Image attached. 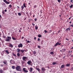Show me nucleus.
Listing matches in <instances>:
<instances>
[{"label":"nucleus","instance_id":"obj_1","mask_svg":"<svg viewBox=\"0 0 73 73\" xmlns=\"http://www.w3.org/2000/svg\"><path fill=\"white\" fill-rule=\"evenodd\" d=\"M16 69L17 71H21V66H17L16 67Z\"/></svg>","mask_w":73,"mask_h":73},{"label":"nucleus","instance_id":"obj_2","mask_svg":"<svg viewBox=\"0 0 73 73\" xmlns=\"http://www.w3.org/2000/svg\"><path fill=\"white\" fill-rule=\"evenodd\" d=\"M7 38L6 39V41H7L9 42L11 41V36H7Z\"/></svg>","mask_w":73,"mask_h":73},{"label":"nucleus","instance_id":"obj_3","mask_svg":"<svg viewBox=\"0 0 73 73\" xmlns=\"http://www.w3.org/2000/svg\"><path fill=\"white\" fill-rule=\"evenodd\" d=\"M26 70L27 69L25 68H23V70L24 72V73H28V71Z\"/></svg>","mask_w":73,"mask_h":73},{"label":"nucleus","instance_id":"obj_4","mask_svg":"<svg viewBox=\"0 0 73 73\" xmlns=\"http://www.w3.org/2000/svg\"><path fill=\"white\" fill-rule=\"evenodd\" d=\"M27 57L26 56H23L22 58L23 60L24 61H26V59H27Z\"/></svg>","mask_w":73,"mask_h":73},{"label":"nucleus","instance_id":"obj_5","mask_svg":"<svg viewBox=\"0 0 73 73\" xmlns=\"http://www.w3.org/2000/svg\"><path fill=\"white\" fill-rule=\"evenodd\" d=\"M18 48H23V44L22 43L19 44L18 45Z\"/></svg>","mask_w":73,"mask_h":73},{"label":"nucleus","instance_id":"obj_6","mask_svg":"<svg viewBox=\"0 0 73 73\" xmlns=\"http://www.w3.org/2000/svg\"><path fill=\"white\" fill-rule=\"evenodd\" d=\"M3 1L5 2L6 4H10V2H8L6 0H3Z\"/></svg>","mask_w":73,"mask_h":73},{"label":"nucleus","instance_id":"obj_7","mask_svg":"<svg viewBox=\"0 0 73 73\" xmlns=\"http://www.w3.org/2000/svg\"><path fill=\"white\" fill-rule=\"evenodd\" d=\"M4 51L5 53H6L7 54H8L9 53V52L8 50H4Z\"/></svg>","mask_w":73,"mask_h":73},{"label":"nucleus","instance_id":"obj_8","mask_svg":"<svg viewBox=\"0 0 73 73\" xmlns=\"http://www.w3.org/2000/svg\"><path fill=\"white\" fill-rule=\"evenodd\" d=\"M3 62L4 64H5L7 65H8V63H7V60H5Z\"/></svg>","mask_w":73,"mask_h":73},{"label":"nucleus","instance_id":"obj_9","mask_svg":"<svg viewBox=\"0 0 73 73\" xmlns=\"http://www.w3.org/2000/svg\"><path fill=\"white\" fill-rule=\"evenodd\" d=\"M10 62L11 64H13V63H14L15 62H14V60H11L10 61Z\"/></svg>","mask_w":73,"mask_h":73},{"label":"nucleus","instance_id":"obj_10","mask_svg":"<svg viewBox=\"0 0 73 73\" xmlns=\"http://www.w3.org/2000/svg\"><path fill=\"white\" fill-rule=\"evenodd\" d=\"M27 64H28V65H31V64H32V62H31V61L30 60L29 61L27 62Z\"/></svg>","mask_w":73,"mask_h":73},{"label":"nucleus","instance_id":"obj_11","mask_svg":"<svg viewBox=\"0 0 73 73\" xmlns=\"http://www.w3.org/2000/svg\"><path fill=\"white\" fill-rule=\"evenodd\" d=\"M9 47H11V48H13V46L11 44H9Z\"/></svg>","mask_w":73,"mask_h":73},{"label":"nucleus","instance_id":"obj_12","mask_svg":"<svg viewBox=\"0 0 73 73\" xmlns=\"http://www.w3.org/2000/svg\"><path fill=\"white\" fill-rule=\"evenodd\" d=\"M70 27H69L68 28H67L65 30L66 32H67V31H70Z\"/></svg>","mask_w":73,"mask_h":73},{"label":"nucleus","instance_id":"obj_13","mask_svg":"<svg viewBox=\"0 0 73 73\" xmlns=\"http://www.w3.org/2000/svg\"><path fill=\"white\" fill-rule=\"evenodd\" d=\"M17 51L18 52V53H19L20 52V50L19 48L17 49Z\"/></svg>","mask_w":73,"mask_h":73},{"label":"nucleus","instance_id":"obj_14","mask_svg":"<svg viewBox=\"0 0 73 73\" xmlns=\"http://www.w3.org/2000/svg\"><path fill=\"white\" fill-rule=\"evenodd\" d=\"M58 45V42H57L54 45L55 46H57Z\"/></svg>","mask_w":73,"mask_h":73},{"label":"nucleus","instance_id":"obj_15","mask_svg":"<svg viewBox=\"0 0 73 73\" xmlns=\"http://www.w3.org/2000/svg\"><path fill=\"white\" fill-rule=\"evenodd\" d=\"M33 54H36V51H33Z\"/></svg>","mask_w":73,"mask_h":73},{"label":"nucleus","instance_id":"obj_16","mask_svg":"<svg viewBox=\"0 0 73 73\" xmlns=\"http://www.w3.org/2000/svg\"><path fill=\"white\" fill-rule=\"evenodd\" d=\"M64 66L65 65L64 64L62 65L61 67V68L63 69V68H64Z\"/></svg>","mask_w":73,"mask_h":73},{"label":"nucleus","instance_id":"obj_17","mask_svg":"<svg viewBox=\"0 0 73 73\" xmlns=\"http://www.w3.org/2000/svg\"><path fill=\"white\" fill-rule=\"evenodd\" d=\"M42 71H45V70H45V69L44 68H42Z\"/></svg>","mask_w":73,"mask_h":73},{"label":"nucleus","instance_id":"obj_18","mask_svg":"<svg viewBox=\"0 0 73 73\" xmlns=\"http://www.w3.org/2000/svg\"><path fill=\"white\" fill-rule=\"evenodd\" d=\"M23 7H25V8H26L27 7V6L25 5V3H23Z\"/></svg>","mask_w":73,"mask_h":73},{"label":"nucleus","instance_id":"obj_19","mask_svg":"<svg viewBox=\"0 0 73 73\" xmlns=\"http://www.w3.org/2000/svg\"><path fill=\"white\" fill-rule=\"evenodd\" d=\"M66 66H70V64H67L66 65Z\"/></svg>","mask_w":73,"mask_h":73},{"label":"nucleus","instance_id":"obj_20","mask_svg":"<svg viewBox=\"0 0 73 73\" xmlns=\"http://www.w3.org/2000/svg\"><path fill=\"white\" fill-rule=\"evenodd\" d=\"M0 73H3V70H2V69H1L0 70Z\"/></svg>","mask_w":73,"mask_h":73},{"label":"nucleus","instance_id":"obj_21","mask_svg":"<svg viewBox=\"0 0 73 73\" xmlns=\"http://www.w3.org/2000/svg\"><path fill=\"white\" fill-rule=\"evenodd\" d=\"M33 69L32 68H30V72H32Z\"/></svg>","mask_w":73,"mask_h":73},{"label":"nucleus","instance_id":"obj_22","mask_svg":"<svg viewBox=\"0 0 73 73\" xmlns=\"http://www.w3.org/2000/svg\"><path fill=\"white\" fill-rule=\"evenodd\" d=\"M12 69H15V66H12Z\"/></svg>","mask_w":73,"mask_h":73},{"label":"nucleus","instance_id":"obj_23","mask_svg":"<svg viewBox=\"0 0 73 73\" xmlns=\"http://www.w3.org/2000/svg\"><path fill=\"white\" fill-rule=\"evenodd\" d=\"M56 64H57V63L56 62H53V63H52V65H56Z\"/></svg>","mask_w":73,"mask_h":73},{"label":"nucleus","instance_id":"obj_24","mask_svg":"<svg viewBox=\"0 0 73 73\" xmlns=\"http://www.w3.org/2000/svg\"><path fill=\"white\" fill-rule=\"evenodd\" d=\"M41 35L40 34H39L38 35V37H41Z\"/></svg>","mask_w":73,"mask_h":73},{"label":"nucleus","instance_id":"obj_25","mask_svg":"<svg viewBox=\"0 0 73 73\" xmlns=\"http://www.w3.org/2000/svg\"><path fill=\"white\" fill-rule=\"evenodd\" d=\"M65 48H64L62 49V52H65Z\"/></svg>","mask_w":73,"mask_h":73},{"label":"nucleus","instance_id":"obj_26","mask_svg":"<svg viewBox=\"0 0 73 73\" xmlns=\"http://www.w3.org/2000/svg\"><path fill=\"white\" fill-rule=\"evenodd\" d=\"M36 70H37L38 71V72H39L40 71V69H39V68H36Z\"/></svg>","mask_w":73,"mask_h":73},{"label":"nucleus","instance_id":"obj_27","mask_svg":"<svg viewBox=\"0 0 73 73\" xmlns=\"http://www.w3.org/2000/svg\"><path fill=\"white\" fill-rule=\"evenodd\" d=\"M13 55L14 56H15V57H16V54H14L13 53H12Z\"/></svg>","mask_w":73,"mask_h":73},{"label":"nucleus","instance_id":"obj_28","mask_svg":"<svg viewBox=\"0 0 73 73\" xmlns=\"http://www.w3.org/2000/svg\"><path fill=\"white\" fill-rule=\"evenodd\" d=\"M12 38L13 39V40H16V39L15 38L13 37H12Z\"/></svg>","mask_w":73,"mask_h":73},{"label":"nucleus","instance_id":"obj_29","mask_svg":"<svg viewBox=\"0 0 73 73\" xmlns=\"http://www.w3.org/2000/svg\"><path fill=\"white\" fill-rule=\"evenodd\" d=\"M21 53H24V51L23 50H21Z\"/></svg>","mask_w":73,"mask_h":73},{"label":"nucleus","instance_id":"obj_30","mask_svg":"<svg viewBox=\"0 0 73 73\" xmlns=\"http://www.w3.org/2000/svg\"><path fill=\"white\" fill-rule=\"evenodd\" d=\"M2 13H3V15H4V14H5V13L4 12V11H2Z\"/></svg>","mask_w":73,"mask_h":73},{"label":"nucleus","instance_id":"obj_31","mask_svg":"<svg viewBox=\"0 0 73 73\" xmlns=\"http://www.w3.org/2000/svg\"><path fill=\"white\" fill-rule=\"evenodd\" d=\"M50 54H54V53H53V52H50Z\"/></svg>","mask_w":73,"mask_h":73},{"label":"nucleus","instance_id":"obj_32","mask_svg":"<svg viewBox=\"0 0 73 73\" xmlns=\"http://www.w3.org/2000/svg\"><path fill=\"white\" fill-rule=\"evenodd\" d=\"M17 56H18V57H20V54L19 53H18L17 54Z\"/></svg>","mask_w":73,"mask_h":73},{"label":"nucleus","instance_id":"obj_33","mask_svg":"<svg viewBox=\"0 0 73 73\" xmlns=\"http://www.w3.org/2000/svg\"><path fill=\"white\" fill-rule=\"evenodd\" d=\"M37 7V5H34V8H36Z\"/></svg>","mask_w":73,"mask_h":73},{"label":"nucleus","instance_id":"obj_34","mask_svg":"<svg viewBox=\"0 0 73 73\" xmlns=\"http://www.w3.org/2000/svg\"><path fill=\"white\" fill-rule=\"evenodd\" d=\"M21 64H22V65H23V64H24V61H22L21 62Z\"/></svg>","mask_w":73,"mask_h":73},{"label":"nucleus","instance_id":"obj_35","mask_svg":"<svg viewBox=\"0 0 73 73\" xmlns=\"http://www.w3.org/2000/svg\"><path fill=\"white\" fill-rule=\"evenodd\" d=\"M18 15L19 16H21V14L20 13H18Z\"/></svg>","mask_w":73,"mask_h":73},{"label":"nucleus","instance_id":"obj_36","mask_svg":"<svg viewBox=\"0 0 73 73\" xmlns=\"http://www.w3.org/2000/svg\"><path fill=\"white\" fill-rule=\"evenodd\" d=\"M73 5H71V6L70 7V8H73Z\"/></svg>","mask_w":73,"mask_h":73},{"label":"nucleus","instance_id":"obj_37","mask_svg":"<svg viewBox=\"0 0 73 73\" xmlns=\"http://www.w3.org/2000/svg\"><path fill=\"white\" fill-rule=\"evenodd\" d=\"M35 29L36 30H37V29H38V27H36V26L35 27Z\"/></svg>","mask_w":73,"mask_h":73},{"label":"nucleus","instance_id":"obj_38","mask_svg":"<svg viewBox=\"0 0 73 73\" xmlns=\"http://www.w3.org/2000/svg\"><path fill=\"white\" fill-rule=\"evenodd\" d=\"M44 43V41L42 40L41 42V44H43V43Z\"/></svg>","mask_w":73,"mask_h":73},{"label":"nucleus","instance_id":"obj_39","mask_svg":"<svg viewBox=\"0 0 73 73\" xmlns=\"http://www.w3.org/2000/svg\"><path fill=\"white\" fill-rule=\"evenodd\" d=\"M38 48L39 49H40L41 48V46H40L38 45Z\"/></svg>","mask_w":73,"mask_h":73},{"label":"nucleus","instance_id":"obj_40","mask_svg":"<svg viewBox=\"0 0 73 73\" xmlns=\"http://www.w3.org/2000/svg\"><path fill=\"white\" fill-rule=\"evenodd\" d=\"M24 7H23V5L21 6V8L22 9H24Z\"/></svg>","mask_w":73,"mask_h":73},{"label":"nucleus","instance_id":"obj_41","mask_svg":"<svg viewBox=\"0 0 73 73\" xmlns=\"http://www.w3.org/2000/svg\"><path fill=\"white\" fill-rule=\"evenodd\" d=\"M58 3H61V0H58Z\"/></svg>","mask_w":73,"mask_h":73},{"label":"nucleus","instance_id":"obj_42","mask_svg":"<svg viewBox=\"0 0 73 73\" xmlns=\"http://www.w3.org/2000/svg\"><path fill=\"white\" fill-rule=\"evenodd\" d=\"M70 0V3H73V0Z\"/></svg>","mask_w":73,"mask_h":73},{"label":"nucleus","instance_id":"obj_43","mask_svg":"<svg viewBox=\"0 0 73 73\" xmlns=\"http://www.w3.org/2000/svg\"><path fill=\"white\" fill-rule=\"evenodd\" d=\"M9 8H11V7H12V5H10L9 6Z\"/></svg>","mask_w":73,"mask_h":73},{"label":"nucleus","instance_id":"obj_44","mask_svg":"<svg viewBox=\"0 0 73 73\" xmlns=\"http://www.w3.org/2000/svg\"><path fill=\"white\" fill-rule=\"evenodd\" d=\"M44 32H45V33H47L48 31H47L46 30H45Z\"/></svg>","mask_w":73,"mask_h":73},{"label":"nucleus","instance_id":"obj_45","mask_svg":"<svg viewBox=\"0 0 73 73\" xmlns=\"http://www.w3.org/2000/svg\"><path fill=\"white\" fill-rule=\"evenodd\" d=\"M4 65V64H1V65L0 66H1V67H3V66Z\"/></svg>","mask_w":73,"mask_h":73},{"label":"nucleus","instance_id":"obj_46","mask_svg":"<svg viewBox=\"0 0 73 73\" xmlns=\"http://www.w3.org/2000/svg\"><path fill=\"white\" fill-rule=\"evenodd\" d=\"M61 44V43H59V42H58V45H60Z\"/></svg>","mask_w":73,"mask_h":73},{"label":"nucleus","instance_id":"obj_47","mask_svg":"<svg viewBox=\"0 0 73 73\" xmlns=\"http://www.w3.org/2000/svg\"><path fill=\"white\" fill-rule=\"evenodd\" d=\"M40 38H38V41H40Z\"/></svg>","mask_w":73,"mask_h":73},{"label":"nucleus","instance_id":"obj_48","mask_svg":"<svg viewBox=\"0 0 73 73\" xmlns=\"http://www.w3.org/2000/svg\"><path fill=\"white\" fill-rule=\"evenodd\" d=\"M35 21H37V19H36V18L35 19Z\"/></svg>","mask_w":73,"mask_h":73},{"label":"nucleus","instance_id":"obj_49","mask_svg":"<svg viewBox=\"0 0 73 73\" xmlns=\"http://www.w3.org/2000/svg\"><path fill=\"white\" fill-rule=\"evenodd\" d=\"M27 42L30 43V42H31L29 41V40H28L27 41Z\"/></svg>","mask_w":73,"mask_h":73},{"label":"nucleus","instance_id":"obj_50","mask_svg":"<svg viewBox=\"0 0 73 73\" xmlns=\"http://www.w3.org/2000/svg\"><path fill=\"white\" fill-rule=\"evenodd\" d=\"M32 25H33V26H35V24H33V23L32 24Z\"/></svg>","mask_w":73,"mask_h":73},{"label":"nucleus","instance_id":"obj_51","mask_svg":"<svg viewBox=\"0 0 73 73\" xmlns=\"http://www.w3.org/2000/svg\"><path fill=\"white\" fill-rule=\"evenodd\" d=\"M66 40H67V41H69V39L68 38H66Z\"/></svg>","mask_w":73,"mask_h":73},{"label":"nucleus","instance_id":"obj_52","mask_svg":"<svg viewBox=\"0 0 73 73\" xmlns=\"http://www.w3.org/2000/svg\"><path fill=\"white\" fill-rule=\"evenodd\" d=\"M26 15H27L28 16H29L28 14V12H27L26 13Z\"/></svg>","mask_w":73,"mask_h":73},{"label":"nucleus","instance_id":"obj_53","mask_svg":"<svg viewBox=\"0 0 73 73\" xmlns=\"http://www.w3.org/2000/svg\"><path fill=\"white\" fill-rule=\"evenodd\" d=\"M3 38H5L6 37V36H3Z\"/></svg>","mask_w":73,"mask_h":73},{"label":"nucleus","instance_id":"obj_54","mask_svg":"<svg viewBox=\"0 0 73 73\" xmlns=\"http://www.w3.org/2000/svg\"><path fill=\"white\" fill-rule=\"evenodd\" d=\"M34 40H36V37H34Z\"/></svg>","mask_w":73,"mask_h":73},{"label":"nucleus","instance_id":"obj_55","mask_svg":"<svg viewBox=\"0 0 73 73\" xmlns=\"http://www.w3.org/2000/svg\"><path fill=\"white\" fill-rule=\"evenodd\" d=\"M49 32H50V33H51L52 32V30H50V31Z\"/></svg>","mask_w":73,"mask_h":73},{"label":"nucleus","instance_id":"obj_56","mask_svg":"<svg viewBox=\"0 0 73 73\" xmlns=\"http://www.w3.org/2000/svg\"><path fill=\"white\" fill-rule=\"evenodd\" d=\"M7 10L6 9H5V11L6 12H7Z\"/></svg>","mask_w":73,"mask_h":73},{"label":"nucleus","instance_id":"obj_57","mask_svg":"<svg viewBox=\"0 0 73 73\" xmlns=\"http://www.w3.org/2000/svg\"><path fill=\"white\" fill-rule=\"evenodd\" d=\"M72 18V17H71L70 18H69V20H70V18Z\"/></svg>","mask_w":73,"mask_h":73},{"label":"nucleus","instance_id":"obj_58","mask_svg":"<svg viewBox=\"0 0 73 73\" xmlns=\"http://www.w3.org/2000/svg\"><path fill=\"white\" fill-rule=\"evenodd\" d=\"M24 38V36H23L22 37V39H23Z\"/></svg>","mask_w":73,"mask_h":73},{"label":"nucleus","instance_id":"obj_59","mask_svg":"<svg viewBox=\"0 0 73 73\" xmlns=\"http://www.w3.org/2000/svg\"><path fill=\"white\" fill-rule=\"evenodd\" d=\"M71 26L72 27H73V25H71Z\"/></svg>","mask_w":73,"mask_h":73},{"label":"nucleus","instance_id":"obj_60","mask_svg":"<svg viewBox=\"0 0 73 73\" xmlns=\"http://www.w3.org/2000/svg\"><path fill=\"white\" fill-rule=\"evenodd\" d=\"M0 36H1V33L0 32Z\"/></svg>","mask_w":73,"mask_h":73},{"label":"nucleus","instance_id":"obj_61","mask_svg":"<svg viewBox=\"0 0 73 73\" xmlns=\"http://www.w3.org/2000/svg\"><path fill=\"white\" fill-rule=\"evenodd\" d=\"M60 32H61V31H60V30L58 31V33H59Z\"/></svg>","mask_w":73,"mask_h":73},{"label":"nucleus","instance_id":"obj_62","mask_svg":"<svg viewBox=\"0 0 73 73\" xmlns=\"http://www.w3.org/2000/svg\"><path fill=\"white\" fill-rule=\"evenodd\" d=\"M29 5H30L31 4V3H28Z\"/></svg>","mask_w":73,"mask_h":73},{"label":"nucleus","instance_id":"obj_63","mask_svg":"<svg viewBox=\"0 0 73 73\" xmlns=\"http://www.w3.org/2000/svg\"><path fill=\"white\" fill-rule=\"evenodd\" d=\"M70 53H72V51H70Z\"/></svg>","mask_w":73,"mask_h":73},{"label":"nucleus","instance_id":"obj_64","mask_svg":"<svg viewBox=\"0 0 73 73\" xmlns=\"http://www.w3.org/2000/svg\"><path fill=\"white\" fill-rule=\"evenodd\" d=\"M71 69L72 70H73V67H72Z\"/></svg>","mask_w":73,"mask_h":73}]
</instances>
